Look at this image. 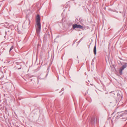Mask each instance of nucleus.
<instances>
[{
    "instance_id": "1",
    "label": "nucleus",
    "mask_w": 127,
    "mask_h": 127,
    "mask_svg": "<svg viewBox=\"0 0 127 127\" xmlns=\"http://www.w3.org/2000/svg\"><path fill=\"white\" fill-rule=\"evenodd\" d=\"M40 22V18L39 15H37L36 17V21L35 26L36 28V32L38 34L39 33L40 31L41 25Z\"/></svg>"
},
{
    "instance_id": "2",
    "label": "nucleus",
    "mask_w": 127,
    "mask_h": 127,
    "mask_svg": "<svg viewBox=\"0 0 127 127\" xmlns=\"http://www.w3.org/2000/svg\"><path fill=\"white\" fill-rule=\"evenodd\" d=\"M83 28V27L82 26L76 24L73 25V29H74L76 28L82 29Z\"/></svg>"
},
{
    "instance_id": "3",
    "label": "nucleus",
    "mask_w": 127,
    "mask_h": 127,
    "mask_svg": "<svg viewBox=\"0 0 127 127\" xmlns=\"http://www.w3.org/2000/svg\"><path fill=\"white\" fill-rule=\"evenodd\" d=\"M126 64H125L123 65L120 68L119 70V73L120 74H122L123 70L125 68H126Z\"/></svg>"
},
{
    "instance_id": "4",
    "label": "nucleus",
    "mask_w": 127,
    "mask_h": 127,
    "mask_svg": "<svg viewBox=\"0 0 127 127\" xmlns=\"http://www.w3.org/2000/svg\"><path fill=\"white\" fill-rule=\"evenodd\" d=\"M94 54L95 55L96 54V46L95 45L94 47Z\"/></svg>"
},
{
    "instance_id": "5",
    "label": "nucleus",
    "mask_w": 127,
    "mask_h": 127,
    "mask_svg": "<svg viewBox=\"0 0 127 127\" xmlns=\"http://www.w3.org/2000/svg\"><path fill=\"white\" fill-rule=\"evenodd\" d=\"M13 46H12L10 48V52L11 51L12 49H13Z\"/></svg>"
}]
</instances>
